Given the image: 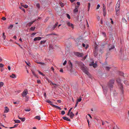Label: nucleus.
<instances>
[{"label":"nucleus","instance_id":"obj_22","mask_svg":"<svg viewBox=\"0 0 129 129\" xmlns=\"http://www.w3.org/2000/svg\"><path fill=\"white\" fill-rule=\"evenodd\" d=\"M111 68V67H106L105 68L106 70L108 71H109V69Z\"/></svg>","mask_w":129,"mask_h":129},{"label":"nucleus","instance_id":"obj_37","mask_svg":"<svg viewBox=\"0 0 129 129\" xmlns=\"http://www.w3.org/2000/svg\"><path fill=\"white\" fill-rule=\"evenodd\" d=\"M46 42V41H42L40 42V43L41 44H42L43 43H45Z\"/></svg>","mask_w":129,"mask_h":129},{"label":"nucleus","instance_id":"obj_6","mask_svg":"<svg viewBox=\"0 0 129 129\" xmlns=\"http://www.w3.org/2000/svg\"><path fill=\"white\" fill-rule=\"evenodd\" d=\"M89 65L90 66H93L94 68H95L97 67V64L96 63H94L93 61L91 63L89 64Z\"/></svg>","mask_w":129,"mask_h":129},{"label":"nucleus","instance_id":"obj_28","mask_svg":"<svg viewBox=\"0 0 129 129\" xmlns=\"http://www.w3.org/2000/svg\"><path fill=\"white\" fill-rule=\"evenodd\" d=\"M21 6L25 8H27L28 7V6L26 5H21Z\"/></svg>","mask_w":129,"mask_h":129},{"label":"nucleus","instance_id":"obj_11","mask_svg":"<svg viewBox=\"0 0 129 129\" xmlns=\"http://www.w3.org/2000/svg\"><path fill=\"white\" fill-rule=\"evenodd\" d=\"M41 37H37L35 38L34 39V41H36L37 40H39L41 39Z\"/></svg>","mask_w":129,"mask_h":129},{"label":"nucleus","instance_id":"obj_7","mask_svg":"<svg viewBox=\"0 0 129 129\" xmlns=\"http://www.w3.org/2000/svg\"><path fill=\"white\" fill-rule=\"evenodd\" d=\"M75 55L77 56L81 57L83 56V54L82 53L77 52L75 53Z\"/></svg>","mask_w":129,"mask_h":129},{"label":"nucleus","instance_id":"obj_49","mask_svg":"<svg viewBox=\"0 0 129 129\" xmlns=\"http://www.w3.org/2000/svg\"><path fill=\"white\" fill-rule=\"evenodd\" d=\"M67 61L66 60H65L64 61V62L63 63V65H65L66 64V63H67Z\"/></svg>","mask_w":129,"mask_h":129},{"label":"nucleus","instance_id":"obj_4","mask_svg":"<svg viewBox=\"0 0 129 129\" xmlns=\"http://www.w3.org/2000/svg\"><path fill=\"white\" fill-rule=\"evenodd\" d=\"M28 93V92L27 90L26 89H25L23 91V92L22 93V96L23 97H25L26 98H27V99H28V98L27 96H26V95ZM27 101L28 100H26V101Z\"/></svg>","mask_w":129,"mask_h":129},{"label":"nucleus","instance_id":"obj_52","mask_svg":"<svg viewBox=\"0 0 129 129\" xmlns=\"http://www.w3.org/2000/svg\"><path fill=\"white\" fill-rule=\"evenodd\" d=\"M2 19L4 20H6V18L5 17H3L2 18Z\"/></svg>","mask_w":129,"mask_h":129},{"label":"nucleus","instance_id":"obj_25","mask_svg":"<svg viewBox=\"0 0 129 129\" xmlns=\"http://www.w3.org/2000/svg\"><path fill=\"white\" fill-rule=\"evenodd\" d=\"M14 121L15 122V123H20V121L18 120H14Z\"/></svg>","mask_w":129,"mask_h":129},{"label":"nucleus","instance_id":"obj_36","mask_svg":"<svg viewBox=\"0 0 129 129\" xmlns=\"http://www.w3.org/2000/svg\"><path fill=\"white\" fill-rule=\"evenodd\" d=\"M21 119H20L21 120V121L23 122L25 121V118H21Z\"/></svg>","mask_w":129,"mask_h":129},{"label":"nucleus","instance_id":"obj_42","mask_svg":"<svg viewBox=\"0 0 129 129\" xmlns=\"http://www.w3.org/2000/svg\"><path fill=\"white\" fill-rule=\"evenodd\" d=\"M65 114V112L64 111H62L61 112V114L62 115H63Z\"/></svg>","mask_w":129,"mask_h":129},{"label":"nucleus","instance_id":"obj_17","mask_svg":"<svg viewBox=\"0 0 129 129\" xmlns=\"http://www.w3.org/2000/svg\"><path fill=\"white\" fill-rule=\"evenodd\" d=\"M93 53L94 54V55L95 56H97L98 54L97 51L95 49Z\"/></svg>","mask_w":129,"mask_h":129},{"label":"nucleus","instance_id":"obj_45","mask_svg":"<svg viewBox=\"0 0 129 129\" xmlns=\"http://www.w3.org/2000/svg\"><path fill=\"white\" fill-rule=\"evenodd\" d=\"M103 12H106V8H103Z\"/></svg>","mask_w":129,"mask_h":129},{"label":"nucleus","instance_id":"obj_23","mask_svg":"<svg viewBox=\"0 0 129 129\" xmlns=\"http://www.w3.org/2000/svg\"><path fill=\"white\" fill-rule=\"evenodd\" d=\"M122 21L123 22L125 23H126L127 24L126 22H127V21L124 18H122Z\"/></svg>","mask_w":129,"mask_h":129},{"label":"nucleus","instance_id":"obj_46","mask_svg":"<svg viewBox=\"0 0 129 129\" xmlns=\"http://www.w3.org/2000/svg\"><path fill=\"white\" fill-rule=\"evenodd\" d=\"M55 35V34H49V35H46V36H48L49 35Z\"/></svg>","mask_w":129,"mask_h":129},{"label":"nucleus","instance_id":"obj_55","mask_svg":"<svg viewBox=\"0 0 129 129\" xmlns=\"http://www.w3.org/2000/svg\"><path fill=\"white\" fill-rule=\"evenodd\" d=\"M52 106L53 107L55 108H56L57 106H56L55 105H52Z\"/></svg>","mask_w":129,"mask_h":129},{"label":"nucleus","instance_id":"obj_9","mask_svg":"<svg viewBox=\"0 0 129 129\" xmlns=\"http://www.w3.org/2000/svg\"><path fill=\"white\" fill-rule=\"evenodd\" d=\"M54 47L52 44H50L49 46V50L50 52H51L53 51V49Z\"/></svg>","mask_w":129,"mask_h":129},{"label":"nucleus","instance_id":"obj_47","mask_svg":"<svg viewBox=\"0 0 129 129\" xmlns=\"http://www.w3.org/2000/svg\"><path fill=\"white\" fill-rule=\"evenodd\" d=\"M50 84H52V85H56V84H54V83H52V82H51V81H50Z\"/></svg>","mask_w":129,"mask_h":129},{"label":"nucleus","instance_id":"obj_5","mask_svg":"<svg viewBox=\"0 0 129 129\" xmlns=\"http://www.w3.org/2000/svg\"><path fill=\"white\" fill-rule=\"evenodd\" d=\"M120 2L119 0H118L117 2V3L116 6L115 10L117 11H119L120 9Z\"/></svg>","mask_w":129,"mask_h":129},{"label":"nucleus","instance_id":"obj_13","mask_svg":"<svg viewBox=\"0 0 129 129\" xmlns=\"http://www.w3.org/2000/svg\"><path fill=\"white\" fill-rule=\"evenodd\" d=\"M74 116L75 115L72 112H71L70 113V117L72 119L73 118Z\"/></svg>","mask_w":129,"mask_h":129},{"label":"nucleus","instance_id":"obj_54","mask_svg":"<svg viewBox=\"0 0 129 129\" xmlns=\"http://www.w3.org/2000/svg\"><path fill=\"white\" fill-rule=\"evenodd\" d=\"M119 11H117L116 10V14L117 15H118V14L119 13Z\"/></svg>","mask_w":129,"mask_h":129},{"label":"nucleus","instance_id":"obj_41","mask_svg":"<svg viewBox=\"0 0 129 129\" xmlns=\"http://www.w3.org/2000/svg\"><path fill=\"white\" fill-rule=\"evenodd\" d=\"M38 63L40 64H42V65H44L45 64V63H43V62H39V63Z\"/></svg>","mask_w":129,"mask_h":129},{"label":"nucleus","instance_id":"obj_30","mask_svg":"<svg viewBox=\"0 0 129 129\" xmlns=\"http://www.w3.org/2000/svg\"><path fill=\"white\" fill-rule=\"evenodd\" d=\"M38 71L39 73V74H41V75H42V76H45V75L43 74V73H42V72H40V71L38 70Z\"/></svg>","mask_w":129,"mask_h":129},{"label":"nucleus","instance_id":"obj_31","mask_svg":"<svg viewBox=\"0 0 129 129\" xmlns=\"http://www.w3.org/2000/svg\"><path fill=\"white\" fill-rule=\"evenodd\" d=\"M36 6L38 9H39L40 8V7L39 4L37 3L36 5Z\"/></svg>","mask_w":129,"mask_h":129},{"label":"nucleus","instance_id":"obj_60","mask_svg":"<svg viewBox=\"0 0 129 129\" xmlns=\"http://www.w3.org/2000/svg\"><path fill=\"white\" fill-rule=\"evenodd\" d=\"M51 69L52 71L53 72H54V69L53 68V67H52L51 68Z\"/></svg>","mask_w":129,"mask_h":129},{"label":"nucleus","instance_id":"obj_64","mask_svg":"<svg viewBox=\"0 0 129 129\" xmlns=\"http://www.w3.org/2000/svg\"><path fill=\"white\" fill-rule=\"evenodd\" d=\"M60 72H63V70L62 69H61L59 71Z\"/></svg>","mask_w":129,"mask_h":129},{"label":"nucleus","instance_id":"obj_51","mask_svg":"<svg viewBox=\"0 0 129 129\" xmlns=\"http://www.w3.org/2000/svg\"><path fill=\"white\" fill-rule=\"evenodd\" d=\"M19 101L16 102H13V103L15 104H19Z\"/></svg>","mask_w":129,"mask_h":129},{"label":"nucleus","instance_id":"obj_1","mask_svg":"<svg viewBox=\"0 0 129 129\" xmlns=\"http://www.w3.org/2000/svg\"><path fill=\"white\" fill-rule=\"evenodd\" d=\"M78 64L83 72L87 75L89 78H91V76L88 72V69L85 66L84 64L82 62H79L78 63Z\"/></svg>","mask_w":129,"mask_h":129},{"label":"nucleus","instance_id":"obj_12","mask_svg":"<svg viewBox=\"0 0 129 129\" xmlns=\"http://www.w3.org/2000/svg\"><path fill=\"white\" fill-rule=\"evenodd\" d=\"M62 118L64 120L69 121H71L70 119L69 118H67L66 117H62Z\"/></svg>","mask_w":129,"mask_h":129},{"label":"nucleus","instance_id":"obj_18","mask_svg":"<svg viewBox=\"0 0 129 129\" xmlns=\"http://www.w3.org/2000/svg\"><path fill=\"white\" fill-rule=\"evenodd\" d=\"M31 71L33 75L35 77H36L37 78H38V77L37 75L35 74L34 72L33 71Z\"/></svg>","mask_w":129,"mask_h":129},{"label":"nucleus","instance_id":"obj_24","mask_svg":"<svg viewBox=\"0 0 129 129\" xmlns=\"http://www.w3.org/2000/svg\"><path fill=\"white\" fill-rule=\"evenodd\" d=\"M81 98L80 96L79 98L78 99H77V102L78 103V102H80L81 101Z\"/></svg>","mask_w":129,"mask_h":129},{"label":"nucleus","instance_id":"obj_43","mask_svg":"<svg viewBox=\"0 0 129 129\" xmlns=\"http://www.w3.org/2000/svg\"><path fill=\"white\" fill-rule=\"evenodd\" d=\"M4 66V65L2 63H0V67L3 68Z\"/></svg>","mask_w":129,"mask_h":129},{"label":"nucleus","instance_id":"obj_50","mask_svg":"<svg viewBox=\"0 0 129 129\" xmlns=\"http://www.w3.org/2000/svg\"><path fill=\"white\" fill-rule=\"evenodd\" d=\"M100 5H97V6L96 7V9H98L100 8Z\"/></svg>","mask_w":129,"mask_h":129},{"label":"nucleus","instance_id":"obj_34","mask_svg":"<svg viewBox=\"0 0 129 129\" xmlns=\"http://www.w3.org/2000/svg\"><path fill=\"white\" fill-rule=\"evenodd\" d=\"M4 83L2 82H0V88L2 86H3V85Z\"/></svg>","mask_w":129,"mask_h":129},{"label":"nucleus","instance_id":"obj_16","mask_svg":"<svg viewBox=\"0 0 129 129\" xmlns=\"http://www.w3.org/2000/svg\"><path fill=\"white\" fill-rule=\"evenodd\" d=\"M10 77L12 78H16V76L14 74H12L10 76Z\"/></svg>","mask_w":129,"mask_h":129},{"label":"nucleus","instance_id":"obj_29","mask_svg":"<svg viewBox=\"0 0 129 129\" xmlns=\"http://www.w3.org/2000/svg\"><path fill=\"white\" fill-rule=\"evenodd\" d=\"M124 83L126 85H128L129 84L128 83V82L126 81H124Z\"/></svg>","mask_w":129,"mask_h":129},{"label":"nucleus","instance_id":"obj_48","mask_svg":"<svg viewBox=\"0 0 129 129\" xmlns=\"http://www.w3.org/2000/svg\"><path fill=\"white\" fill-rule=\"evenodd\" d=\"M20 8L21 9L22 11H23L24 12H25V10L22 7H20Z\"/></svg>","mask_w":129,"mask_h":129},{"label":"nucleus","instance_id":"obj_44","mask_svg":"<svg viewBox=\"0 0 129 129\" xmlns=\"http://www.w3.org/2000/svg\"><path fill=\"white\" fill-rule=\"evenodd\" d=\"M127 17L128 18H129V12L127 13L126 14Z\"/></svg>","mask_w":129,"mask_h":129},{"label":"nucleus","instance_id":"obj_10","mask_svg":"<svg viewBox=\"0 0 129 129\" xmlns=\"http://www.w3.org/2000/svg\"><path fill=\"white\" fill-rule=\"evenodd\" d=\"M109 50L110 51L111 49H113L114 48V46L113 45H110L109 46Z\"/></svg>","mask_w":129,"mask_h":129},{"label":"nucleus","instance_id":"obj_39","mask_svg":"<svg viewBox=\"0 0 129 129\" xmlns=\"http://www.w3.org/2000/svg\"><path fill=\"white\" fill-rule=\"evenodd\" d=\"M66 15H67V17L69 19H70V15L68 14H67Z\"/></svg>","mask_w":129,"mask_h":129},{"label":"nucleus","instance_id":"obj_59","mask_svg":"<svg viewBox=\"0 0 129 129\" xmlns=\"http://www.w3.org/2000/svg\"><path fill=\"white\" fill-rule=\"evenodd\" d=\"M18 125V124H15L13 127H14V128H15V127H16Z\"/></svg>","mask_w":129,"mask_h":129},{"label":"nucleus","instance_id":"obj_19","mask_svg":"<svg viewBox=\"0 0 129 129\" xmlns=\"http://www.w3.org/2000/svg\"><path fill=\"white\" fill-rule=\"evenodd\" d=\"M46 101L47 102L49 103L52 106V105H53L52 104V103L50 100H48L47 101Z\"/></svg>","mask_w":129,"mask_h":129},{"label":"nucleus","instance_id":"obj_27","mask_svg":"<svg viewBox=\"0 0 129 129\" xmlns=\"http://www.w3.org/2000/svg\"><path fill=\"white\" fill-rule=\"evenodd\" d=\"M35 27H32L30 28V29L32 31H34L35 30Z\"/></svg>","mask_w":129,"mask_h":129},{"label":"nucleus","instance_id":"obj_21","mask_svg":"<svg viewBox=\"0 0 129 129\" xmlns=\"http://www.w3.org/2000/svg\"><path fill=\"white\" fill-rule=\"evenodd\" d=\"M74 11L75 12H76L78 11L77 7L76 6L75 7V9L74 10Z\"/></svg>","mask_w":129,"mask_h":129},{"label":"nucleus","instance_id":"obj_8","mask_svg":"<svg viewBox=\"0 0 129 129\" xmlns=\"http://www.w3.org/2000/svg\"><path fill=\"white\" fill-rule=\"evenodd\" d=\"M66 24L68 26L71 27L73 28H74L73 25L72 24L70 23V22L67 21Z\"/></svg>","mask_w":129,"mask_h":129},{"label":"nucleus","instance_id":"obj_53","mask_svg":"<svg viewBox=\"0 0 129 129\" xmlns=\"http://www.w3.org/2000/svg\"><path fill=\"white\" fill-rule=\"evenodd\" d=\"M44 95L45 97V98H46V92H45L44 94Z\"/></svg>","mask_w":129,"mask_h":129},{"label":"nucleus","instance_id":"obj_20","mask_svg":"<svg viewBox=\"0 0 129 129\" xmlns=\"http://www.w3.org/2000/svg\"><path fill=\"white\" fill-rule=\"evenodd\" d=\"M35 118L38 119V120H39L41 118H40V116H36L35 117Z\"/></svg>","mask_w":129,"mask_h":129},{"label":"nucleus","instance_id":"obj_32","mask_svg":"<svg viewBox=\"0 0 129 129\" xmlns=\"http://www.w3.org/2000/svg\"><path fill=\"white\" fill-rule=\"evenodd\" d=\"M13 25L11 24L10 25V26L8 27V29H11L13 28Z\"/></svg>","mask_w":129,"mask_h":129},{"label":"nucleus","instance_id":"obj_58","mask_svg":"<svg viewBox=\"0 0 129 129\" xmlns=\"http://www.w3.org/2000/svg\"><path fill=\"white\" fill-rule=\"evenodd\" d=\"M87 55H86L84 58H83V59L84 60L85 59L86 57L87 56Z\"/></svg>","mask_w":129,"mask_h":129},{"label":"nucleus","instance_id":"obj_63","mask_svg":"<svg viewBox=\"0 0 129 129\" xmlns=\"http://www.w3.org/2000/svg\"><path fill=\"white\" fill-rule=\"evenodd\" d=\"M8 69L9 70H10L11 69V68H10V66H8Z\"/></svg>","mask_w":129,"mask_h":129},{"label":"nucleus","instance_id":"obj_33","mask_svg":"<svg viewBox=\"0 0 129 129\" xmlns=\"http://www.w3.org/2000/svg\"><path fill=\"white\" fill-rule=\"evenodd\" d=\"M59 4L62 7H63L64 6V5L63 3H61V2H60L59 3Z\"/></svg>","mask_w":129,"mask_h":129},{"label":"nucleus","instance_id":"obj_35","mask_svg":"<svg viewBox=\"0 0 129 129\" xmlns=\"http://www.w3.org/2000/svg\"><path fill=\"white\" fill-rule=\"evenodd\" d=\"M3 37L4 39H5L6 38V36L5 35V33H4L3 34Z\"/></svg>","mask_w":129,"mask_h":129},{"label":"nucleus","instance_id":"obj_14","mask_svg":"<svg viewBox=\"0 0 129 129\" xmlns=\"http://www.w3.org/2000/svg\"><path fill=\"white\" fill-rule=\"evenodd\" d=\"M9 111V109L7 107H5V110L4 111L5 113H7Z\"/></svg>","mask_w":129,"mask_h":129},{"label":"nucleus","instance_id":"obj_40","mask_svg":"<svg viewBox=\"0 0 129 129\" xmlns=\"http://www.w3.org/2000/svg\"><path fill=\"white\" fill-rule=\"evenodd\" d=\"M120 75L121 76H123L124 73L122 72H120Z\"/></svg>","mask_w":129,"mask_h":129},{"label":"nucleus","instance_id":"obj_38","mask_svg":"<svg viewBox=\"0 0 129 129\" xmlns=\"http://www.w3.org/2000/svg\"><path fill=\"white\" fill-rule=\"evenodd\" d=\"M113 94L115 96H116V95L117 93L115 91H113Z\"/></svg>","mask_w":129,"mask_h":129},{"label":"nucleus","instance_id":"obj_2","mask_svg":"<svg viewBox=\"0 0 129 129\" xmlns=\"http://www.w3.org/2000/svg\"><path fill=\"white\" fill-rule=\"evenodd\" d=\"M116 81L119 84H120V89L121 90V92L122 94H123L124 90L123 89V85L121 84L120 83L121 80L119 78H118L117 79Z\"/></svg>","mask_w":129,"mask_h":129},{"label":"nucleus","instance_id":"obj_56","mask_svg":"<svg viewBox=\"0 0 129 129\" xmlns=\"http://www.w3.org/2000/svg\"><path fill=\"white\" fill-rule=\"evenodd\" d=\"M56 108L58 109L59 110H61V108L59 107L58 106H57Z\"/></svg>","mask_w":129,"mask_h":129},{"label":"nucleus","instance_id":"obj_62","mask_svg":"<svg viewBox=\"0 0 129 129\" xmlns=\"http://www.w3.org/2000/svg\"><path fill=\"white\" fill-rule=\"evenodd\" d=\"M103 8H106V7H105V4H103Z\"/></svg>","mask_w":129,"mask_h":129},{"label":"nucleus","instance_id":"obj_15","mask_svg":"<svg viewBox=\"0 0 129 129\" xmlns=\"http://www.w3.org/2000/svg\"><path fill=\"white\" fill-rule=\"evenodd\" d=\"M36 21V20H34L32 21L31 22H29L28 24V26L30 27L31 25Z\"/></svg>","mask_w":129,"mask_h":129},{"label":"nucleus","instance_id":"obj_57","mask_svg":"<svg viewBox=\"0 0 129 129\" xmlns=\"http://www.w3.org/2000/svg\"><path fill=\"white\" fill-rule=\"evenodd\" d=\"M37 82L38 83H40V80H37Z\"/></svg>","mask_w":129,"mask_h":129},{"label":"nucleus","instance_id":"obj_61","mask_svg":"<svg viewBox=\"0 0 129 129\" xmlns=\"http://www.w3.org/2000/svg\"><path fill=\"white\" fill-rule=\"evenodd\" d=\"M70 64L71 65V66L70 67H71V68H72V64L71 62H70Z\"/></svg>","mask_w":129,"mask_h":129},{"label":"nucleus","instance_id":"obj_26","mask_svg":"<svg viewBox=\"0 0 129 129\" xmlns=\"http://www.w3.org/2000/svg\"><path fill=\"white\" fill-rule=\"evenodd\" d=\"M58 25V23H56L55 25H54L53 26V29H54V28L57 26Z\"/></svg>","mask_w":129,"mask_h":129},{"label":"nucleus","instance_id":"obj_3","mask_svg":"<svg viewBox=\"0 0 129 129\" xmlns=\"http://www.w3.org/2000/svg\"><path fill=\"white\" fill-rule=\"evenodd\" d=\"M114 81L115 80L114 79H112L110 81L108 84V86L110 88H113Z\"/></svg>","mask_w":129,"mask_h":129}]
</instances>
